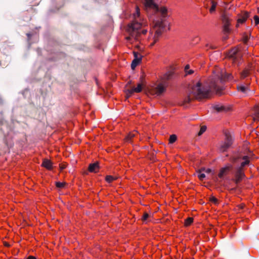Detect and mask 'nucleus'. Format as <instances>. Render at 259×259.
I'll list each match as a JSON object with an SVG mask.
<instances>
[{
	"label": "nucleus",
	"mask_w": 259,
	"mask_h": 259,
	"mask_svg": "<svg viewBox=\"0 0 259 259\" xmlns=\"http://www.w3.org/2000/svg\"><path fill=\"white\" fill-rule=\"evenodd\" d=\"M233 78L231 73H222L219 74H214L206 82L205 86L202 87L200 82H198L189 90L188 95L185 98L182 105L186 107L192 100H200L208 97L210 92H214L217 94L222 95L223 90L222 84L225 80H230Z\"/></svg>",
	"instance_id": "nucleus-1"
},
{
	"label": "nucleus",
	"mask_w": 259,
	"mask_h": 259,
	"mask_svg": "<svg viewBox=\"0 0 259 259\" xmlns=\"http://www.w3.org/2000/svg\"><path fill=\"white\" fill-rule=\"evenodd\" d=\"M139 16L140 9L137 7L136 8V13L134 14L135 20L133 23L128 26V32L130 33V36L127 37V39H130L131 37L137 39L138 37L140 35L139 29L142 27V23L138 22V20H137V18L139 17Z\"/></svg>",
	"instance_id": "nucleus-2"
},
{
	"label": "nucleus",
	"mask_w": 259,
	"mask_h": 259,
	"mask_svg": "<svg viewBox=\"0 0 259 259\" xmlns=\"http://www.w3.org/2000/svg\"><path fill=\"white\" fill-rule=\"evenodd\" d=\"M145 9L146 10H153L155 12H159L161 14L163 18L167 16V10L166 7H162L159 8L158 6L153 2V0H143Z\"/></svg>",
	"instance_id": "nucleus-3"
},
{
	"label": "nucleus",
	"mask_w": 259,
	"mask_h": 259,
	"mask_svg": "<svg viewBox=\"0 0 259 259\" xmlns=\"http://www.w3.org/2000/svg\"><path fill=\"white\" fill-rule=\"evenodd\" d=\"M225 139L224 142H222L220 146L219 150L221 152L226 151L232 145L233 139L229 133L226 131L225 132Z\"/></svg>",
	"instance_id": "nucleus-4"
},
{
	"label": "nucleus",
	"mask_w": 259,
	"mask_h": 259,
	"mask_svg": "<svg viewBox=\"0 0 259 259\" xmlns=\"http://www.w3.org/2000/svg\"><path fill=\"white\" fill-rule=\"evenodd\" d=\"M154 27L157 29L156 30L154 38V41L152 45H154L158 39L159 37L161 35L163 30L164 29L165 27V24L164 23L163 20L162 19L161 20H158L156 21L154 24Z\"/></svg>",
	"instance_id": "nucleus-5"
},
{
	"label": "nucleus",
	"mask_w": 259,
	"mask_h": 259,
	"mask_svg": "<svg viewBox=\"0 0 259 259\" xmlns=\"http://www.w3.org/2000/svg\"><path fill=\"white\" fill-rule=\"evenodd\" d=\"M167 86H168V83L167 82H164V85L160 83L158 84L156 87L151 89L150 91V93L152 95L160 96L164 92H165Z\"/></svg>",
	"instance_id": "nucleus-6"
},
{
	"label": "nucleus",
	"mask_w": 259,
	"mask_h": 259,
	"mask_svg": "<svg viewBox=\"0 0 259 259\" xmlns=\"http://www.w3.org/2000/svg\"><path fill=\"white\" fill-rule=\"evenodd\" d=\"M142 84L139 83L137 85V88L133 87L131 89H126L125 91L126 94V98H128L131 97L134 93H140L142 90Z\"/></svg>",
	"instance_id": "nucleus-7"
},
{
	"label": "nucleus",
	"mask_w": 259,
	"mask_h": 259,
	"mask_svg": "<svg viewBox=\"0 0 259 259\" xmlns=\"http://www.w3.org/2000/svg\"><path fill=\"white\" fill-rule=\"evenodd\" d=\"M229 56L230 58L232 59L234 62H237L241 57V55L237 48H233L229 52Z\"/></svg>",
	"instance_id": "nucleus-8"
},
{
	"label": "nucleus",
	"mask_w": 259,
	"mask_h": 259,
	"mask_svg": "<svg viewBox=\"0 0 259 259\" xmlns=\"http://www.w3.org/2000/svg\"><path fill=\"white\" fill-rule=\"evenodd\" d=\"M222 20L224 24L223 26V31L225 34L229 33L230 29V22L228 18L226 15L222 16Z\"/></svg>",
	"instance_id": "nucleus-9"
},
{
	"label": "nucleus",
	"mask_w": 259,
	"mask_h": 259,
	"mask_svg": "<svg viewBox=\"0 0 259 259\" xmlns=\"http://www.w3.org/2000/svg\"><path fill=\"white\" fill-rule=\"evenodd\" d=\"M252 65L249 64L247 67H245L244 70L240 73V76L241 79H244L247 77L252 70Z\"/></svg>",
	"instance_id": "nucleus-10"
},
{
	"label": "nucleus",
	"mask_w": 259,
	"mask_h": 259,
	"mask_svg": "<svg viewBox=\"0 0 259 259\" xmlns=\"http://www.w3.org/2000/svg\"><path fill=\"white\" fill-rule=\"evenodd\" d=\"M244 177L245 174L244 173L243 170H240V168H237L235 180L236 184L239 183Z\"/></svg>",
	"instance_id": "nucleus-11"
},
{
	"label": "nucleus",
	"mask_w": 259,
	"mask_h": 259,
	"mask_svg": "<svg viewBox=\"0 0 259 259\" xmlns=\"http://www.w3.org/2000/svg\"><path fill=\"white\" fill-rule=\"evenodd\" d=\"M249 16V13L247 12H243L240 15L239 18L237 20L238 23H243Z\"/></svg>",
	"instance_id": "nucleus-12"
},
{
	"label": "nucleus",
	"mask_w": 259,
	"mask_h": 259,
	"mask_svg": "<svg viewBox=\"0 0 259 259\" xmlns=\"http://www.w3.org/2000/svg\"><path fill=\"white\" fill-rule=\"evenodd\" d=\"M176 77V76L174 71H168L164 74L163 79L165 80V82H166L167 81L174 79Z\"/></svg>",
	"instance_id": "nucleus-13"
},
{
	"label": "nucleus",
	"mask_w": 259,
	"mask_h": 259,
	"mask_svg": "<svg viewBox=\"0 0 259 259\" xmlns=\"http://www.w3.org/2000/svg\"><path fill=\"white\" fill-rule=\"evenodd\" d=\"M99 169L98 162L91 163L89 166V171L91 172H97Z\"/></svg>",
	"instance_id": "nucleus-14"
},
{
	"label": "nucleus",
	"mask_w": 259,
	"mask_h": 259,
	"mask_svg": "<svg viewBox=\"0 0 259 259\" xmlns=\"http://www.w3.org/2000/svg\"><path fill=\"white\" fill-rule=\"evenodd\" d=\"M249 158L248 156H243L242 159L244 160V161L241 162L240 165L237 168V169L240 168V170H243V167L245 166L248 165L250 163V160H249Z\"/></svg>",
	"instance_id": "nucleus-15"
},
{
	"label": "nucleus",
	"mask_w": 259,
	"mask_h": 259,
	"mask_svg": "<svg viewBox=\"0 0 259 259\" xmlns=\"http://www.w3.org/2000/svg\"><path fill=\"white\" fill-rule=\"evenodd\" d=\"M232 165H230L221 169L218 175L219 177L222 178L224 176L226 175L227 172L232 168Z\"/></svg>",
	"instance_id": "nucleus-16"
},
{
	"label": "nucleus",
	"mask_w": 259,
	"mask_h": 259,
	"mask_svg": "<svg viewBox=\"0 0 259 259\" xmlns=\"http://www.w3.org/2000/svg\"><path fill=\"white\" fill-rule=\"evenodd\" d=\"M41 166L49 170H51L52 168V163L50 160L45 159L43 160Z\"/></svg>",
	"instance_id": "nucleus-17"
},
{
	"label": "nucleus",
	"mask_w": 259,
	"mask_h": 259,
	"mask_svg": "<svg viewBox=\"0 0 259 259\" xmlns=\"http://www.w3.org/2000/svg\"><path fill=\"white\" fill-rule=\"evenodd\" d=\"M137 134V132L136 131L130 133L125 138V141L128 143H131L132 142V139L136 136V134Z\"/></svg>",
	"instance_id": "nucleus-18"
},
{
	"label": "nucleus",
	"mask_w": 259,
	"mask_h": 259,
	"mask_svg": "<svg viewBox=\"0 0 259 259\" xmlns=\"http://www.w3.org/2000/svg\"><path fill=\"white\" fill-rule=\"evenodd\" d=\"M213 108L218 112L226 111L227 110V109L225 106L221 105H214L213 106Z\"/></svg>",
	"instance_id": "nucleus-19"
},
{
	"label": "nucleus",
	"mask_w": 259,
	"mask_h": 259,
	"mask_svg": "<svg viewBox=\"0 0 259 259\" xmlns=\"http://www.w3.org/2000/svg\"><path fill=\"white\" fill-rule=\"evenodd\" d=\"M237 89L239 91L244 93L246 94L249 91L248 87L244 86V85H240L237 87Z\"/></svg>",
	"instance_id": "nucleus-20"
},
{
	"label": "nucleus",
	"mask_w": 259,
	"mask_h": 259,
	"mask_svg": "<svg viewBox=\"0 0 259 259\" xmlns=\"http://www.w3.org/2000/svg\"><path fill=\"white\" fill-rule=\"evenodd\" d=\"M254 121L259 120V106H256L254 109Z\"/></svg>",
	"instance_id": "nucleus-21"
},
{
	"label": "nucleus",
	"mask_w": 259,
	"mask_h": 259,
	"mask_svg": "<svg viewBox=\"0 0 259 259\" xmlns=\"http://www.w3.org/2000/svg\"><path fill=\"white\" fill-rule=\"evenodd\" d=\"M141 61L137 59H134L131 64V68L134 70L136 66L139 64Z\"/></svg>",
	"instance_id": "nucleus-22"
},
{
	"label": "nucleus",
	"mask_w": 259,
	"mask_h": 259,
	"mask_svg": "<svg viewBox=\"0 0 259 259\" xmlns=\"http://www.w3.org/2000/svg\"><path fill=\"white\" fill-rule=\"evenodd\" d=\"M211 7L210 9H209V12H210V13H212L215 11V8L217 5V3L213 1H211Z\"/></svg>",
	"instance_id": "nucleus-23"
},
{
	"label": "nucleus",
	"mask_w": 259,
	"mask_h": 259,
	"mask_svg": "<svg viewBox=\"0 0 259 259\" xmlns=\"http://www.w3.org/2000/svg\"><path fill=\"white\" fill-rule=\"evenodd\" d=\"M177 139V137L176 135H171L169 137V144H173L175 143Z\"/></svg>",
	"instance_id": "nucleus-24"
},
{
	"label": "nucleus",
	"mask_w": 259,
	"mask_h": 259,
	"mask_svg": "<svg viewBox=\"0 0 259 259\" xmlns=\"http://www.w3.org/2000/svg\"><path fill=\"white\" fill-rule=\"evenodd\" d=\"M193 221V219L192 218H188L187 219L185 220V225L186 226H188L192 223Z\"/></svg>",
	"instance_id": "nucleus-25"
},
{
	"label": "nucleus",
	"mask_w": 259,
	"mask_h": 259,
	"mask_svg": "<svg viewBox=\"0 0 259 259\" xmlns=\"http://www.w3.org/2000/svg\"><path fill=\"white\" fill-rule=\"evenodd\" d=\"M134 59H137L141 61L142 56L138 53L136 52H134Z\"/></svg>",
	"instance_id": "nucleus-26"
},
{
	"label": "nucleus",
	"mask_w": 259,
	"mask_h": 259,
	"mask_svg": "<svg viewBox=\"0 0 259 259\" xmlns=\"http://www.w3.org/2000/svg\"><path fill=\"white\" fill-rule=\"evenodd\" d=\"M150 217V215L149 214L147 213V212H145L144 213L143 215H142V218H141V220L143 221V222H145L146 221L148 218H149Z\"/></svg>",
	"instance_id": "nucleus-27"
},
{
	"label": "nucleus",
	"mask_w": 259,
	"mask_h": 259,
	"mask_svg": "<svg viewBox=\"0 0 259 259\" xmlns=\"http://www.w3.org/2000/svg\"><path fill=\"white\" fill-rule=\"evenodd\" d=\"M206 130V126H202L201 127L200 130L198 134V136H201L203 133L205 132Z\"/></svg>",
	"instance_id": "nucleus-28"
},
{
	"label": "nucleus",
	"mask_w": 259,
	"mask_h": 259,
	"mask_svg": "<svg viewBox=\"0 0 259 259\" xmlns=\"http://www.w3.org/2000/svg\"><path fill=\"white\" fill-rule=\"evenodd\" d=\"M65 185V183H61L60 182H58L56 183V186L57 188H62L64 187Z\"/></svg>",
	"instance_id": "nucleus-29"
},
{
	"label": "nucleus",
	"mask_w": 259,
	"mask_h": 259,
	"mask_svg": "<svg viewBox=\"0 0 259 259\" xmlns=\"http://www.w3.org/2000/svg\"><path fill=\"white\" fill-rule=\"evenodd\" d=\"M114 178L111 176H107L106 177V180L108 183H111L114 180Z\"/></svg>",
	"instance_id": "nucleus-30"
},
{
	"label": "nucleus",
	"mask_w": 259,
	"mask_h": 259,
	"mask_svg": "<svg viewBox=\"0 0 259 259\" xmlns=\"http://www.w3.org/2000/svg\"><path fill=\"white\" fill-rule=\"evenodd\" d=\"M198 173V177L200 180H203L204 178H205V175L204 174H201L200 172L197 171Z\"/></svg>",
	"instance_id": "nucleus-31"
},
{
	"label": "nucleus",
	"mask_w": 259,
	"mask_h": 259,
	"mask_svg": "<svg viewBox=\"0 0 259 259\" xmlns=\"http://www.w3.org/2000/svg\"><path fill=\"white\" fill-rule=\"evenodd\" d=\"M209 200L213 202L214 204H217L218 202V200L215 197L212 196L210 197Z\"/></svg>",
	"instance_id": "nucleus-32"
},
{
	"label": "nucleus",
	"mask_w": 259,
	"mask_h": 259,
	"mask_svg": "<svg viewBox=\"0 0 259 259\" xmlns=\"http://www.w3.org/2000/svg\"><path fill=\"white\" fill-rule=\"evenodd\" d=\"M255 25L259 24V17L255 15L253 17Z\"/></svg>",
	"instance_id": "nucleus-33"
},
{
	"label": "nucleus",
	"mask_w": 259,
	"mask_h": 259,
	"mask_svg": "<svg viewBox=\"0 0 259 259\" xmlns=\"http://www.w3.org/2000/svg\"><path fill=\"white\" fill-rule=\"evenodd\" d=\"M239 158V157H231L230 158V160L232 162L235 163V162H236L238 160V159Z\"/></svg>",
	"instance_id": "nucleus-34"
},
{
	"label": "nucleus",
	"mask_w": 259,
	"mask_h": 259,
	"mask_svg": "<svg viewBox=\"0 0 259 259\" xmlns=\"http://www.w3.org/2000/svg\"><path fill=\"white\" fill-rule=\"evenodd\" d=\"M244 206H245V205H244V204H240V205H238V207H239V209H243V208L244 207Z\"/></svg>",
	"instance_id": "nucleus-35"
},
{
	"label": "nucleus",
	"mask_w": 259,
	"mask_h": 259,
	"mask_svg": "<svg viewBox=\"0 0 259 259\" xmlns=\"http://www.w3.org/2000/svg\"><path fill=\"white\" fill-rule=\"evenodd\" d=\"M186 72L188 74H191L194 72V71L192 70H190L188 71H187Z\"/></svg>",
	"instance_id": "nucleus-36"
},
{
	"label": "nucleus",
	"mask_w": 259,
	"mask_h": 259,
	"mask_svg": "<svg viewBox=\"0 0 259 259\" xmlns=\"http://www.w3.org/2000/svg\"><path fill=\"white\" fill-rule=\"evenodd\" d=\"M4 244L5 246L8 247L10 246V245L8 242H4Z\"/></svg>",
	"instance_id": "nucleus-37"
},
{
	"label": "nucleus",
	"mask_w": 259,
	"mask_h": 259,
	"mask_svg": "<svg viewBox=\"0 0 259 259\" xmlns=\"http://www.w3.org/2000/svg\"><path fill=\"white\" fill-rule=\"evenodd\" d=\"M189 68H190V66H189V65H187L185 66V71H186V72H187V70H188V69H189Z\"/></svg>",
	"instance_id": "nucleus-38"
},
{
	"label": "nucleus",
	"mask_w": 259,
	"mask_h": 259,
	"mask_svg": "<svg viewBox=\"0 0 259 259\" xmlns=\"http://www.w3.org/2000/svg\"><path fill=\"white\" fill-rule=\"evenodd\" d=\"M147 32V30L146 29H143L142 31V33L143 34H146Z\"/></svg>",
	"instance_id": "nucleus-39"
},
{
	"label": "nucleus",
	"mask_w": 259,
	"mask_h": 259,
	"mask_svg": "<svg viewBox=\"0 0 259 259\" xmlns=\"http://www.w3.org/2000/svg\"><path fill=\"white\" fill-rule=\"evenodd\" d=\"M27 259H36V258L33 256H29Z\"/></svg>",
	"instance_id": "nucleus-40"
},
{
	"label": "nucleus",
	"mask_w": 259,
	"mask_h": 259,
	"mask_svg": "<svg viewBox=\"0 0 259 259\" xmlns=\"http://www.w3.org/2000/svg\"><path fill=\"white\" fill-rule=\"evenodd\" d=\"M211 169H210L208 168V169H207L205 170V172H206V173H209V172H211Z\"/></svg>",
	"instance_id": "nucleus-41"
},
{
	"label": "nucleus",
	"mask_w": 259,
	"mask_h": 259,
	"mask_svg": "<svg viewBox=\"0 0 259 259\" xmlns=\"http://www.w3.org/2000/svg\"><path fill=\"white\" fill-rule=\"evenodd\" d=\"M60 168L61 169H63L65 168V165H62L61 166H60Z\"/></svg>",
	"instance_id": "nucleus-42"
},
{
	"label": "nucleus",
	"mask_w": 259,
	"mask_h": 259,
	"mask_svg": "<svg viewBox=\"0 0 259 259\" xmlns=\"http://www.w3.org/2000/svg\"><path fill=\"white\" fill-rule=\"evenodd\" d=\"M204 170H205V168H201V169L199 170L198 171L201 172V171H204Z\"/></svg>",
	"instance_id": "nucleus-43"
},
{
	"label": "nucleus",
	"mask_w": 259,
	"mask_h": 259,
	"mask_svg": "<svg viewBox=\"0 0 259 259\" xmlns=\"http://www.w3.org/2000/svg\"><path fill=\"white\" fill-rule=\"evenodd\" d=\"M227 38V35H225L223 37V39L226 40Z\"/></svg>",
	"instance_id": "nucleus-44"
},
{
	"label": "nucleus",
	"mask_w": 259,
	"mask_h": 259,
	"mask_svg": "<svg viewBox=\"0 0 259 259\" xmlns=\"http://www.w3.org/2000/svg\"><path fill=\"white\" fill-rule=\"evenodd\" d=\"M131 83H132V81H129L127 82V83L126 85H130V84H131Z\"/></svg>",
	"instance_id": "nucleus-45"
},
{
	"label": "nucleus",
	"mask_w": 259,
	"mask_h": 259,
	"mask_svg": "<svg viewBox=\"0 0 259 259\" xmlns=\"http://www.w3.org/2000/svg\"><path fill=\"white\" fill-rule=\"evenodd\" d=\"M248 40V37H246L244 39V41L245 42H246Z\"/></svg>",
	"instance_id": "nucleus-46"
},
{
	"label": "nucleus",
	"mask_w": 259,
	"mask_h": 259,
	"mask_svg": "<svg viewBox=\"0 0 259 259\" xmlns=\"http://www.w3.org/2000/svg\"><path fill=\"white\" fill-rule=\"evenodd\" d=\"M3 121L2 120H0V123H2Z\"/></svg>",
	"instance_id": "nucleus-47"
}]
</instances>
